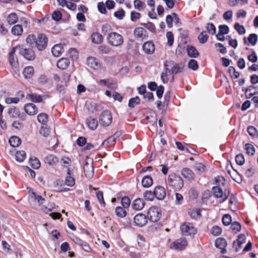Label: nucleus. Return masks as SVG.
Returning a JSON list of instances; mask_svg holds the SVG:
<instances>
[{
  "label": "nucleus",
  "mask_w": 258,
  "mask_h": 258,
  "mask_svg": "<svg viewBox=\"0 0 258 258\" xmlns=\"http://www.w3.org/2000/svg\"><path fill=\"white\" fill-rule=\"evenodd\" d=\"M26 154L24 151H17L15 154L16 160L19 162H22L26 158Z\"/></svg>",
  "instance_id": "43"
},
{
  "label": "nucleus",
  "mask_w": 258,
  "mask_h": 258,
  "mask_svg": "<svg viewBox=\"0 0 258 258\" xmlns=\"http://www.w3.org/2000/svg\"><path fill=\"white\" fill-rule=\"evenodd\" d=\"M37 119L40 123L45 124L48 121L47 115L45 113H40L37 116Z\"/></svg>",
  "instance_id": "49"
},
{
  "label": "nucleus",
  "mask_w": 258,
  "mask_h": 258,
  "mask_svg": "<svg viewBox=\"0 0 258 258\" xmlns=\"http://www.w3.org/2000/svg\"><path fill=\"white\" fill-rule=\"evenodd\" d=\"M20 53L29 60H33L35 57L34 51L30 48H21Z\"/></svg>",
  "instance_id": "14"
},
{
  "label": "nucleus",
  "mask_w": 258,
  "mask_h": 258,
  "mask_svg": "<svg viewBox=\"0 0 258 258\" xmlns=\"http://www.w3.org/2000/svg\"><path fill=\"white\" fill-rule=\"evenodd\" d=\"M73 170L68 168L67 175L65 179V184L66 185L70 187L73 186L75 184V180L74 177L72 175Z\"/></svg>",
  "instance_id": "22"
},
{
  "label": "nucleus",
  "mask_w": 258,
  "mask_h": 258,
  "mask_svg": "<svg viewBox=\"0 0 258 258\" xmlns=\"http://www.w3.org/2000/svg\"><path fill=\"white\" fill-rule=\"evenodd\" d=\"M67 55L73 60H76L79 57V52L76 48H71L68 50Z\"/></svg>",
  "instance_id": "37"
},
{
  "label": "nucleus",
  "mask_w": 258,
  "mask_h": 258,
  "mask_svg": "<svg viewBox=\"0 0 258 258\" xmlns=\"http://www.w3.org/2000/svg\"><path fill=\"white\" fill-rule=\"evenodd\" d=\"M208 38L209 36L207 35V32L205 31H202L198 36L199 42L202 44L206 43L207 41Z\"/></svg>",
  "instance_id": "45"
},
{
  "label": "nucleus",
  "mask_w": 258,
  "mask_h": 258,
  "mask_svg": "<svg viewBox=\"0 0 258 258\" xmlns=\"http://www.w3.org/2000/svg\"><path fill=\"white\" fill-rule=\"evenodd\" d=\"M18 21V16L17 14L12 13L7 17V21L11 25L16 24Z\"/></svg>",
  "instance_id": "34"
},
{
  "label": "nucleus",
  "mask_w": 258,
  "mask_h": 258,
  "mask_svg": "<svg viewBox=\"0 0 258 258\" xmlns=\"http://www.w3.org/2000/svg\"><path fill=\"white\" fill-rule=\"evenodd\" d=\"M187 51L189 56L191 57H197L199 55V52L196 48L192 46H188Z\"/></svg>",
  "instance_id": "40"
},
{
  "label": "nucleus",
  "mask_w": 258,
  "mask_h": 258,
  "mask_svg": "<svg viewBox=\"0 0 258 258\" xmlns=\"http://www.w3.org/2000/svg\"><path fill=\"white\" fill-rule=\"evenodd\" d=\"M30 166L34 169H37L40 167V162L36 157H32L30 159Z\"/></svg>",
  "instance_id": "44"
},
{
  "label": "nucleus",
  "mask_w": 258,
  "mask_h": 258,
  "mask_svg": "<svg viewBox=\"0 0 258 258\" xmlns=\"http://www.w3.org/2000/svg\"><path fill=\"white\" fill-rule=\"evenodd\" d=\"M144 206L145 203L141 199L135 200L132 204L133 208L137 211L141 210L144 208Z\"/></svg>",
  "instance_id": "30"
},
{
  "label": "nucleus",
  "mask_w": 258,
  "mask_h": 258,
  "mask_svg": "<svg viewBox=\"0 0 258 258\" xmlns=\"http://www.w3.org/2000/svg\"><path fill=\"white\" fill-rule=\"evenodd\" d=\"M84 170L85 176L88 178H91L94 175V169L93 161L91 159H87L84 165Z\"/></svg>",
  "instance_id": "10"
},
{
  "label": "nucleus",
  "mask_w": 258,
  "mask_h": 258,
  "mask_svg": "<svg viewBox=\"0 0 258 258\" xmlns=\"http://www.w3.org/2000/svg\"><path fill=\"white\" fill-rule=\"evenodd\" d=\"M112 120V115L109 111L105 110L101 113L99 117V121L102 125L108 126L111 124Z\"/></svg>",
  "instance_id": "7"
},
{
  "label": "nucleus",
  "mask_w": 258,
  "mask_h": 258,
  "mask_svg": "<svg viewBox=\"0 0 258 258\" xmlns=\"http://www.w3.org/2000/svg\"><path fill=\"white\" fill-rule=\"evenodd\" d=\"M142 184L144 187H149L153 184L152 178L149 176L144 177L142 180Z\"/></svg>",
  "instance_id": "38"
},
{
  "label": "nucleus",
  "mask_w": 258,
  "mask_h": 258,
  "mask_svg": "<svg viewBox=\"0 0 258 258\" xmlns=\"http://www.w3.org/2000/svg\"><path fill=\"white\" fill-rule=\"evenodd\" d=\"M108 43L111 46L114 47L120 46L124 42L123 36L115 32H111L109 33L107 37Z\"/></svg>",
  "instance_id": "3"
},
{
  "label": "nucleus",
  "mask_w": 258,
  "mask_h": 258,
  "mask_svg": "<svg viewBox=\"0 0 258 258\" xmlns=\"http://www.w3.org/2000/svg\"><path fill=\"white\" fill-rule=\"evenodd\" d=\"M60 164L64 168H67L68 170V168H70V166L72 164V160L69 157L64 156L60 159Z\"/></svg>",
  "instance_id": "39"
},
{
  "label": "nucleus",
  "mask_w": 258,
  "mask_h": 258,
  "mask_svg": "<svg viewBox=\"0 0 258 258\" xmlns=\"http://www.w3.org/2000/svg\"><path fill=\"white\" fill-rule=\"evenodd\" d=\"M29 195L31 206L36 209L43 210V204L45 201V199L32 189L29 190Z\"/></svg>",
  "instance_id": "2"
},
{
  "label": "nucleus",
  "mask_w": 258,
  "mask_h": 258,
  "mask_svg": "<svg viewBox=\"0 0 258 258\" xmlns=\"http://www.w3.org/2000/svg\"><path fill=\"white\" fill-rule=\"evenodd\" d=\"M154 194L157 199L162 200L165 197L166 192L163 187L157 186L154 189Z\"/></svg>",
  "instance_id": "17"
},
{
  "label": "nucleus",
  "mask_w": 258,
  "mask_h": 258,
  "mask_svg": "<svg viewBox=\"0 0 258 258\" xmlns=\"http://www.w3.org/2000/svg\"><path fill=\"white\" fill-rule=\"evenodd\" d=\"M194 168L199 172H203L205 170V166L202 163L198 162L195 164Z\"/></svg>",
  "instance_id": "59"
},
{
  "label": "nucleus",
  "mask_w": 258,
  "mask_h": 258,
  "mask_svg": "<svg viewBox=\"0 0 258 258\" xmlns=\"http://www.w3.org/2000/svg\"><path fill=\"white\" fill-rule=\"evenodd\" d=\"M247 132L249 135L252 137H256L258 136V132L254 126H248L247 127Z\"/></svg>",
  "instance_id": "55"
},
{
  "label": "nucleus",
  "mask_w": 258,
  "mask_h": 258,
  "mask_svg": "<svg viewBox=\"0 0 258 258\" xmlns=\"http://www.w3.org/2000/svg\"><path fill=\"white\" fill-rule=\"evenodd\" d=\"M165 66L170 68V70L172 71V72L175 74L180 72L183 68V66L182 65H174V63L171 61L166 62L165 63Z\"/></svg>",
  "instance_id": "26"
},
{
  "label": "nucleus",
  "mask_w": 258,
  "mask_h": 258,
  "mask_svg": "<svg viewBox=\"0 0 258 258\" xmlns=\"http://www.w3.org/2000/svg\"><path fill=\"white\" fill-rule=\"evenodd\" d=\"M167 184L175 190H180L183 186V181L179 176L171 174L168 177Z\"/></svg>",
  "instance_id": "4"
},
{
  "label": "nucleus",
  "mask_w": 258,
  "mask_h": 258,
  "mask_svg": "<svg viewBox=\"0 0 258 258\" xmlns=\"http://www.w3.org/2000/svg\"><path fill=\"white\" fill-rule=\"evenodd\" d=\"M165 70L161 75V79L164 83H166L169 82H172L173 79V75L170 68L168 67L165 66Z\"/></svg>",
  "instance_id": "13"
},
{
  "label": "nucleus",
  "mask_w": 258,
  "mask_h": 258,
  "mask_svg": "<svg viewBox=\"0 0 258 258\" xmlns=\"http://www.w3.org/2000/svg\"><path fill=\"white\" fill-rule=\"evenodd\" d=\"M27 96L34 102H40L42 101L41 97L36 94H28Z\"/></svg>",
  "instance_id": "54"
},
{
  "label": "nucleus",
  "mask_w": 258,
  "mask_h": 258,
  "mask_svg": "<svg viewBox=\"0 0 258 258\" xmlns=\"http://www.w3.org/2000/svg\"><path fill=\"white\" fill-rule=\"evenodd\" d=\"M231 228L233 232L236 233L240 231L241 226L239 222H234L232 223Z\"/></svg>",
  "instance_id": "51"
},
{
  "label": "nucleus",
  "mask_w": 258,
  "mask_h": 258,
  "mask_svg": "<svg viewBox=\"0 0 258 258\" xmlns=\"http://www.w3.org/2000/svg\"><path fill=\"white\" fill-rule=\"evenodd\" d=\"M70 61L68 58L62 57L58 60L57 67L61 70H66L70 66Z\"/></svg>",
  "instance_id": "23"
},
{
  "label": "nucleus",
  "mask_w": 258,
  "mask_h": 258,
  "mask_svg": "<svg viewBox=\"0 0 258 258\" xmlns=\"http://www.w3.org/2000/svg\"><path fill=\"white\" fill-rule=\"evenodd\" d=\"M221 232V228L217 226L213 227L211 230V234L215 236L219 235Z\"/></svg>",
  "instance_id": "60"
},
{
  "label": "nucleus",
  "mask_w": 258,
  "mask_h": 258,
  "mask_svg": "<svg viewBox=\"0 0 258 258\" xmlns=\"http://www.w3.org/2000/svg\"><path fill=\"white\" fill-rule=\"evenodd\" d=\"M26 41L27 44L29 45L35 44L37 49L41 51L46 47L47 38L46 35L43 34H38L37 38L34 35L30 34L26 38Z\"/></svg>",
  "instance_id": "1"
},
{
  "label": "nucleus",
  "mask_w": 258,
  "mask_h": 258,
  "mask_svg": "<svg viewBox=\"0 0 258 258\" xmlns=\"http://www.w3.org/2000/svg\"><path fill=\"white\" fill-rule=\"evenodd\" d=\"M134 222L137 225L143 226L147 223V219L145 215L139 214L134 217Z\"/></svg>",
  "instance_id": "20"
},
{
  "label": "nucleus",
  "mask_w": 258,
  "mask_h": 258,
  "mask_svg": "<svg viewBox=\"0 0 258 258\" xmlns=\"http://www.w3.org/2000/svg\"><path fill=\"white\" fill-rule=\"evenodd\" d=\"M25 112L29 115H34L38 112L36 106L32 103H27L24 106Z\"/></svg>",
  "instance_id": "18"
},
{
  "label": "nucleus",
  "mask_w": 258,
  "mask_h": 258,
  "mask_svg": "<svg viewBox=\"0 0 258 258\" xmlns=\"http://www.w3.org/2000/svg\"><path fill=\"white\" fill-rule=\"evenodd\" d=\"M121 204L122 207H124V208L126 209L128 208L131 204L130 199L127 197L122 198L121 200Z\"/></svg>",
  "instance_id": "62"
},
{
  "label": "nucleus",
  "mask_w": 258,
  "mask_h": 258,
  "mask_svg": "<svg viewBox=\"0 0 258 258\" xmlns=\"http://www.w3.org/2000/svg\"><path fill=\"white\" fill-rule=\"evenodd\" d=\"M248 43H247L246 38L245 37L244 38L243 41L244 43L246 44H251L252 45H254L257 40V35L255 34H251L249 35L247 38Z\"/></svg>",
  "instance_id": "35"
},
{
  "label": "nucleus",
  "mask_w": 258,
  "mask_h": 258,
  "mask_svg": "<svg viewBox=\"0 0 258 258\" xmlns=\"http://www.w3.org/2000/svg\"><path fill=\"white\" fill-rule=\"evenodd\" d=\"M73 241L77 244L79 245L82 249L87 252H93L94 251L90 247L89 244L86 242L82 240L77 236H74L73 238Z\"/></svg>",
  "instance_id": "12"
},
{
  "label": "nucleus",
  "mask_w": 258,
  "mask_h": 258,
  "mask_svg": "<svg viewBox=\"0 0 258 258\" xmlns=\"http://www.w3.org/2000/svg\"><path fill=\"white\" fill-rule=\"evenodd\" d=\"M234 28L240 35L244 34L245 33V29L244 26L238 23H236L234 24Z\"/></svg>",
  "instance_id": "50"
},
{
  "label": "nucleus",
  "mask_w": 258,
  "mask_h": 258,
  "mask_svg": "<svg viewBox=\"0 0 258 258\" xmlns=\"http://www.w3.org/2000/svg\"><path fill=\"white\" fill-rule=\"evenodd\" d=\"M126 208L123 207L118 206L115 209V214L117 216L120 218H124L126 215Z\"/></svg>",
  "instance_id": "41"
},
{
  "label": "nucleus",
  "mask_w": 258,
  "mask_h": 258,
  "mask_svg": "<svg viewBox=\"0 0 258 258\" xmlns=\"http://www.w3.org/2000/svg\"><path fill=\"white\" fill-rule=\"evenodd\" d=\"M23 28L21 25L16 24L14 25L11 30V32L15 36L20 37L23 34Z\"/></svg>",
  "instance_id": "25"
},
{
  "label": "nucleus",
  "mask_w": 258,
  "mask_h": 258,
  "mask_svg": "<svg viewBox=\"0 0 258 258\" xmlns=\"http://www.w3.org/2000/svg\"><path fill=\"white\" fill-rule=\"evenodd\" d=\"M214 196L215 198L218 199L220 202L225 201L229 196V192L226 190L224 192L220 187L218 186H214L213 187Z\"/></svg>",
  "instance_id": "8"
},
{
  "label": "nucleus",
  "mask_w": 258,
  "mask_h": 258,
  "mask_svg": "<svg viewBox=\"0 0 258 258\" xmlns=\"http://www.w3.org/2000/svg\"><path fill=\"white\" fill-rule=\"evenodd\" d=\"M58 158L52 154H50L45 157L44 162L49 166H53L58 162Z\"/></svg>",
  "instance_id": "28"
},
{
  "label": "nucleus",
  "mask_w": 258,
  "mask_h": 258,
  "mask_svg": "<svg viewBox=\"0 0 258 258\" xmlns=\"http://www.w3.org/2000/svg\"><path fill=\"white\" fill-rule=\"evenodd\" d=\"M34 73V70L32 67L28 66L24 68L23 74L25 78L30 79Z\"/></svg>",
  "instance_id": "33"
},
{
  "label": "nucleus",
  "mask_w": 258,
  "mask_h": 258,
  "mask_svg": "<svg viewBox=\"0 0 258 258\" xmlns=\"http://www.w3.org/2000/svg\"><path fill=\"white\" fill-rule=\"evenodd\" d=\"M87 65L90 69L94 70H99L101 69V63L96 58L89 56L87 59Z\"/></svg>",
  "instance_id": "11"
},
{
  "label": "nucleus",
  "mask_w": 258,
  "mask_h": 258,
  "mask_svg": "<svg viewBox=\"0 0 258 258\" xmlns=\"http://www.w3.org/2000/svg\"><path fill=\"white\" fill-rule=\"evenodd\" d=\"M181 173L183 177L188 180H192L195 178V175L194 173L191 169L188 168H183Z\"/></svg>",
  "instance_id": "24"
},
{
  "label": "nucleus",
  "mask_w": 258,
  "mask_h": 258,
  "mask_svg": "<svg viewBox=\"0 0 258 258\" xmlns=\"http://www.w3.org/2000/svg\"><path fill=\"white\" fill-rule=\"evenodd\" d=\"M134 34L136 38L143 40L147 37V33L145 29L138 27L135 28Z\"/></svg>",
  "instance_id": "15"
},
{
  "label": "nucleus",
  "mask_w": 258,
  "mask_h": 258,
  "mask_svg": "<svg viewBox=\"0 0 258 258\" xmlns=\"http://www.w3.org/2000/svg\"><path fill=\"white\" fill-rule=\"evenodd\" d=\"M9 143L11 146L13 147H18L21 143L20 139L16 136L12 137L9 139Z\"/></svg>",
  "instance_id": "42"
},
{
  "label": "nucleus",
  "mask_w": 258,
  "mask_h": 258,
  "mask_svg": "<svg viewBox=\"0 0 258 258\" xmlns=\"http://www.w3.org/2000/svg\"><path fill=\"white\" fill-rule=\"evenodd\" d=\"M245 149L246 151L247 154L250 155H254L255 152V149L251 144H246L245 146Z\"/></svg>",
  "instance_id": "57"
},
{
  "label": "nucleus",
  "mask_w": 258,
  "mask_h": 258,
  "mask_svg": "<svg viewBox=\"0 0 258 258\" xmlns=\"http://www.w3.org/2000/svg\"><path fill=\"white\" fill-rule=\"evenodd\" d=\"M180 228L182 233L185 236H194L197 232V229L189 222L183 223Z\"/></svg>",
  "instance_id": "5"
},
{
  "label": "nucleus",
  "mask_w": 258,
  "mask_h": 258,
  "mask_svg": "<svg viewBox=\"0 0 258 258\" xmlns=\"http://www.w3.org/2000/svg\"><path fill=\"white\" fill-rule=\"evenodd\" d=\"M206 29L211 35H214L216 33V27L212 23H208L207 25Z\"/></svg>",
  "instance_id": "61"
},
{
  "label": "nucleus",
  "mask_w": 258,
  "mask_h": 258,
  "mask_svg": "<svg viewBox=\"0 0 258 258\" xmlns=\"http://www.w3.org/2000/svg\"><path fill=\"white\" fill-rule=\"evenodd\" d=\"M148 215L151 221L153 222H157L161 216V210L156 206L152 207L148 211Z\"/></svg>",
  "instance_id": "6"
},
{
  "label": "nucleus",
  "mask_w": 258,
  "mask_h": 258,
  "mask_svg": "<svg viewBox=\"0 0 258 258\" xmlns=\"http://www.w3.org/2000/svg\"><path fill=\"white\" fill-rule=\"evenodd\" d=\"M215 245L217 248L221 249V253H225L226 252L227 242L225 239L223 238H217L215 241Z\"/></svg>",
  "instance_id": "19"
},
{
  "label": "nucleus",
  "mask_w": 258,
  "mask_h": 258,
  "mask_svg": "<svg viewBox=\"0 0 258 258\" xmlns=\"http://www.w3.org/2000/svg\"><path fill=\"white\" fill-rule=\"evenodd\" d=\"M246 237L244 234H240L238 235L236 241L233 242V247L236 251H238L241 247V245L245 242Z\"/></svg>",
  "instance_id": "21"
},
{
  "label": "nucleus",
  "mask_w": 258,
  "mask_h": 258,
  "mask_svg": "<svg viewBox=\"0 0 258 258\" xmlns=\"http://www.w3.org/2000/svg\"><path fill=\"white\" fill-rule=\"evenodd\" d=\"M91 38L92 42L97 44L101 43L103 41V36L98 32L93 33L91 35Z\"/></svg>",
  "instance_id": "31"
},
{
  "label": "nucleus",
  "mask_w": 258,
  "mask_h": 258,
  "mask_svg": "<svg viewBox=\"0 0 258 258\" xmlns=\"http://www.w3.org/2000/svg\"><path fill=\"white\" fill-rule=\"evenodd\" d=\"M86 124L91 130H95L98 125L97 120L92 117H89L86 119Z\"/></svg>",
  "instance_id": "32"
},
{
  "label": "nucleus",
  "mask_w": 258,
  "mask_h": 258,
  "mask_svg": "<svg viewBox=\"0 0 258 258\" xmlns=\"http://www.w3.org/2000/svg\"><path fill=\"white\" fill-rule=\"evenodd\" d=\"M235 161L237 164L243 165L245 162L244 156L241 154L237 155L235 157Z\"/></svg>",
  "instance_id": "64"
},
{
  "label": "nucleus",
  "mask_w": 258,
  "mask_h": 258,
  "mask_svg": "<svg viewBox=\"0 0 258 258\" xmlns=\"http://www.w3.org/2000/svg\"><path fill=\"white\" fill-rule=\"evenodd\" d=\"M187 245V242L184 238H181L172 242L170 247L175 250H181L184 249Z\"/></svg>",
  "instance_id": "9"
},
{
  "label": "nucleus",
  "mask_w": 258,
  "mask_h": 258,
  "mask_svg": "<svg viewBox=\"0 0 258 258\" xmlns=\"http://www.w3.org/2000/svg\"><path fill=\"white\" fill-rule=\"evenodd\" d=\"M98 50L101 54H107L110 53L111 48L106 45H102L98 47Z\"/></svg>",
  "instance_id": "47"
},
{
  "label": "nucleus",
  "mask_w": 258,
  "mask_h": 258,
  "mask_svg": "<svg viewBox=\"0 0 258 258\" xmlns=\"http://www.w3.org/2000/svg\"><path fill=\"white\" fill-rule=\"evenodd\" d=\"M189 216L193 219H197L201 216L200 210L198 209H191L188 212Z\"/></svg>",
  "instance_id": "46"
},
{
  "label": "nucleus",
  "mask_w": 258,
  "mask_h": 258,
  "mask_svg": "<svg viewBox=\"0 0 258 258\" xmlns=\"http://www.w3.org/2000/svg\"><path fill=\"white\" fill-rule=\"evenodd\" d=\"M228 72L231 77L235 79L238 78L239 76L238 72H236L235 68L232 67H230L228 69Z\"/></svg>",
  "instance_id": "63"
},
{
  "label": "nucleus",
  "mask_w": 258,
  "mask_h": 258,
  "mask_svg": "<svg viewBox=\"0 0 258 258\" xmlns=\"http://www.w3.org/2000/svg\"><path fill=\"white\" fill-rule=\"evenodd\" d=\"M17 47L18 46L13 47L9 53V62L12 67L15 69H17L18 67V61L15 56V53Z\"/></svg>",
  "instance_id": "16"
},
{
  "label": "nucleus",
  "mask_w": 258,
  "mask_h": 258,
  "mask_svg": "<svg viewBox=\"0 0 258 258\" xmlns=\"http://www.w3.org/2000/svg\"><path fill=\"white\" fill-rule=\"evenodd\" d=\"M114 16L118 20H122L125 16V12L122 9H119L117 11L115 12Z\"/></svg>",
  "instance_id": "56"
},
{
  "label": "nucleus",
  "mask_w": 258,
  "mask_h": 258,
  "mask_svg": "<svg viewBox=\"0 0 258 258\" xmlns=\"http://www.w3.org/2000/svg\"><path fill=\"white\" fill-rule=\"evenodd\" d=\"M143 49L146 54H152L155 51L154 44L150 41L146 42L143 45Z\"/></svg>",
  "instance_id": "27"
},
{
  "label": "nucleus",
  "mask_w": 258,
  "mask_h": 258,
  "mask_svg": "<svg viewBox=\"0 0 258 258\" xmlns=\"http://www.w3.org/2000/svg\"><path fill=\"white\" fill-rule=\"evenodd\" d=\"M189 69L196 71L198 69V64L197 61L195 59H190L188 63Z\"/></svg>",
  "instance_id": "58"
},
{
  "label": "nucleus",
  "mask_w": 258,
  "mask_h": 258,
  "mask_svg": "<svg viewBox=\"0 0 258 258\" xmlns=\"http://www.w3.org/2000/svg\"><path fill=\"white\" fill-rule=\"evenodd\" d=\"M215 181L216 185L215 186H218L220 187V186H224L225 183V180L224 178L222 176H218L215 178Z\"/></svg>",
  "instance_id": "53"
},
{
  "label": "nucleus",
  "mask_w": 258,
  "mask_h": 258,
  "mask_svg": "<svg viewBox=\"0 0 258 258\" xmlns=\"http://www.w3.org/2000/svg\"><path fill=\"white\" fill-rule=\"evenodd\" d=\"M140 102V99L139 97L137 96L134 98H131L128 102V106L131 108L135 107L136 105H138Z\"/></svg>",
  "instance_id": "48"
},
{
  "label": "nucleus",
  "mask_w": 258,
  "mask_h": 258,
  "mask_svg": "<svg viewBox=\"0 0 258 258\" xmlns=\"http://www.w3.org/2000/svg\"><path fill=\"white\" fill-rule=\"evenodd\" d=\"M63 46L61 44L55 45L51 49L52 54L55 57L60 56L63 52Z\"/></svg>",
  "instance_id": "29"
},
{
  "label": "nucleus",
  "mask_w": 258,
  "mask_h": 258,
  "mask_svg": "<svg viewBox=\"0 0 258 258\" xmlns=\"http://www.w3.org/2000/svg\"><path fill=\"white\" fill-rule=\"evenodd\" d=\"M133 3L135 9L139 11H144L146 8V4L141 0H134Z\"/></svg>",
  "instance_id": "36"
},
{
  "label": "nucleus",
  "mask_w": 258,
  "mask_h": 258,
  "mask_svg": "<svg viewBox=\"0 0 258 258\" xmlns=\"http://www.w3.org/2000/svg\"><path fill=\"white\" fill-rule=\"evenodd\" d=\"M141 17L140 13L136 11H132L131 12V20L132 22H136L139 20Z\"/></svg>",
  "instance_id": "52"
}]
</instances>
